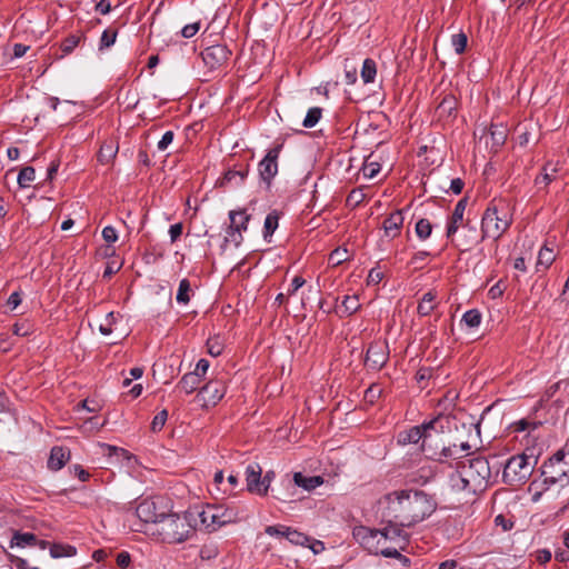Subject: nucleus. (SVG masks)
I'll return each mask as SVG.
<instances>
[{
  "mask_svg": "<svg viewBox=\"0 0 569 569\" xmlns=\"http://www.w3.org/2000/svg\"><path fill=\"white\" fill-rule=\"evenodd\" d=\"M428 422H435V423H433V428H431L430 430L429 429L427 430L428 433L430 435L429 439L431 440L430 443L432 447V449L430 451H428L427 458H435L436 450L441 445V441H445V428H446L445 423L449 425V418L443 415H439L436 418L429 420Z\"/></svg>",
  "mask_w": 569,
  "mask_h": 569,
  "instance_id": "obj_16",
  "label": "nucleus"
},
{
  "mask_svg": "<svg viewBox=\"0 0 569 569\" xmlns=\"http://www.w3.org/2000/svg\"><path fill=\"white\" fill-rule=\"evenodd\" d=\"M250 171L249 160L242 162H233L229 163L228 169L223 173V176L218 180L217 184L219 187H226L228 184L233 183L234 186H241L247 179Z\"/></svg>",
  "mask_w": 569,
  "mask_h": 569,
  "instance_id": "obj_12",
  "label": "nucleus"
},
{
  "mask_svg": "<svg viewBox=\"0 0 569 569\" xmlns=\"http://www.w3.org/2000/svg\"><path fill=\"white\" fill-rule=\"evenodd\" d=\"M102 238L108 243L116 242L118 240L117 230L111 226L104 227L102 230Z\"/></svg>",
  "mask_w": 569,
  "mask_h": 569,
  "instance_id": "obj_60",
  "label": "nucleus"
},
{
  "mask_svg": "<svg viewBox=\"0 0 569 569\" xmlns=\"http://www.w3.org/2000/svg\"><path fill=\"white\" fill-rule=\"evenodd\" d=\"M287 540L296 546H307L311 539L307 535L290 528V530H287Z\"/></svg>",
  "mask_w": 569,
  "mask_h": 569,
  "instance_id": "obj_42",
  "label": "nucleus"
},
{
  "mask_svg": "<svg viewBox=\"0 0 569 569\" xmlns=\"http://www.w3.org/2000/svg\"><path fill=\"white\" fill-rule=\"evenodd\" d=\"M323 483V479L320 476H305L301 472L293 475V483L291 480H287L288 487H300L305 490L311 491Z\"/></svg>",
  "mask_w": 569,
  "mask_h": 569,
  "instance_id": "obj_23",
  "label": "nucleus"
},
{
  "mask_svg": "<svg viewBox=\"0 0 569 569\" xmlns=\"http://www.w3.org/2000/svg\"><path fill=\"white\" fill-rule=\"evenodd\" d=\"M119 146L117 142L110 140L104 141L98 152V161L102 164L110 163L117 156Z\"/></svg>",
  "mask_w": 569,
  "mask_h": 569,
  "instance_id": "obj_26",
  "label": "nucleus"
},
{
  "mask_svg": "<svg viewBox=\"0 0 569 569\" xmlns=\"http://www.w3.org/2000/svg\"><path fill=\"white\" fill-rule=\"evenodd\" d=\"M400 551H402L400 548H383L380 550V555L385 558H395V559H398L402 566L405 567H409L411 565V560L410 558H408L407 556H403L400 553Z\"/></svg>",
  "mask_w": 569,
  "mask_h": 569,
  "instance_id": "obj_38",
  "label": "nucleus"
},
{
  "mask_svg": "<svg viewBox=\"0 0 569 569\" xmlns=\"http://www.w3.org/2000/svg\"><path fill=\"white\" fill-rule=\"evenodd\" d=\"M168 419V410L163 409L160 412H158L152 421H151V431L152 432H159L162 430L163 426L166 425V421Z\"/></svg>",
  "mask_w": 569,
  "mask_h": 569,
  "instance_id": "obj_50",
  "label": "nucleus"
},
{
  "mask_svg": "<svg viewBox=\"0 0 569 569\" xmlns=\"http://www.w3.org/2000/svg\"><path fill=\"white\" fill-rule=\"evenodd\" d=\"M457 110H458V100L457 98L451 94H445L441 99V101L438 103L436 108V117L439 121H451L456 119L457 117Z\"/></svg>",
  "mask_w": 569,
  "mask_h": 569,
  "instance_id": "obj_17",
  "label": "nucleus"
},
{
  "mask_svg": "<svg viewBox=\"0 0 569 569\" xmlns=\"http://www.w3.org/2000/svg\"><path fill=\"white\" fill-rule=\"evenodd\" d=\"M353 538L370 553L380 555V550L385 547L378 540L377 529L366 526H357L352 531Z\"/></svg>",
  "mask_w": 569,
  "mask_h": 569,
  "instance_id": "obj_15",
  "label": "nucleus"
},
{
  "mask_svg": "<svg viewBox=\"0 0 569 569\" xmlns=\"http://www.w3.org/2000/svg\"><path fill=\"white\" fill-rule=\"evenodd\" d=\"M381 517L411 527L430 517L438 507L436 495L423 490H396L379 500Z\"/></svg>",
  "mask_w": 569,
  "mask_h": 569,
  "instance_id": "obj_1",
  "label": "nucleus"
},
{
  "mask_svg": "<svg viewBox=\"0 0 569 569\" xmlns=\"http://www.w3.org/2000/svg\"><path fill=\"white\" fill-rule=\"evenodd\" d=\"M174 133L173 131H167L163 133L162 138L158 142V149L164 151L169 144L173 141Z\"/></svg>",
  "mask_w": 569,
  "mask_h": 569,
  "instance_id": "obj_64",
  "label": "nucleus"
},
{
  "mask_svg": "<svg viewBox=\"0 0 569 569\" xmlns=\"http://www.w3.org/2000/svg\"><path fill=\"white\" fill-rule=\"evenodd\" d=\"M556 169H552V173L548 172L547 166L542 168V172L536 177L535 183L538 187H547L549 183H551L555 179Z\"/></svg>",
  "mask_w": 569,
  "mask_h": 569,
  "instance_id": "obj_48",
  "label": "nucleus"
},
{
  "mask_svg": "<svg viewBox=\"0 0 569 569\" xmlns=\"http://www.w3.org/2000/svg\"><path fill=\"white\" fill-rule=\"evenodd\" d=\"M388 359V345L375 341L367 349L365 365L371 370L379 371L387 363Z\"/></svg>",
  "mask_w": 569,
  "mask_h": 569,
  "instance_id": "obj_14",
  "label": "nucleus"
},
{
  "mask_svg": "<svg viewBox=\"0 0 569 569\" xmlns=\"http://www.w3.org/2000/svg\"><path fill=\"white\" fill-rule=\"evenodd\" d=\"M322 116V109L319 107H312L308 110L305 119H303V127L305 128H313Z\"/></svg>",
  "mask_w": 569,
  "mask_h": 569,
  "instance_id": "obj_40",
  "label": "nucleus"
},
{
  "mask_svg": "<svg viewBox=\"0 0 569 569\" xmlns=\"http://www.w3.org/2000/svg\"><path fill=\"white\" fill-rule=\"evenodd\" d=\"M467 204H468V198L467 197L461 198L457 202V204H456V207L453 209V212H452V214L449 218L448 223H447L446 237L448 239H452V237L455 236V233L459 229V224L463 220V213H465Z\"/></svg>",
  "mask_w": 569,
  "mask_h": 569,
  "instance_id": "obj_20",
  "label": "nucleus"
},
{
  "mask_svg": "<svg viewBox=\"0 0 569 569\" xmlns=\"http://www.w3.org/2000/svg\"><path fill=\"white\" fill-rule=\"evenodd\" d=\"M430 256V252L426 250H420L413 253L410 264H413L416 268H422L423 264H420V262H423L428 257Z\"/></svg>",
  "mask_w": 569,
  "mask_h": 569,
  "instance_id": "obj_61",
  "label": "nucleus"
},
{
  "mask_svg": "<svg viewBox=\"0 0 569 569\" xmlns=\"http://www.w3.org/2000/svg\"><path fill=\"white\" fill-rule=\"evenodd\" d=\"M193 296V290L189 279L184 278L180 280L176 300L179 305H188Z\"/></svg>",
  "mask_w": 569,
  "mask_h": 569,
  "instance_id": "obj_30",
  "label": "nucleus"
},
{
  "mask_svg": "<svg viewBox=\"0 0 569 569\" xmlns=\"http://www.w3.org/2000/svg\"><path fill=\"white\" fill-rule=\"evenodd\" d=\"M365 193L361 189H353L347 197V203L351 206H358L365 199Z\"/></svg>",
  "mask_w": 569,
  "mask_h": 569,
  "instance_id": "obj_56",
  "label": "nucleus"
},
{
  "mask_svg": "<svg viewBox=\"0 0 569 569\" xmlns=\"http://www.w3.org/2000/svg\"><path fill=\"white\" fill-rule=\"evenodd\" d=\"M489 133L493 147H501L507 139V129L502 124H491Z\"/></svg>",
  "mask_w": 569,
  "mask_h": 569,
  "instance_id": "obj_33",
  "label": "nucleus"
},
{
  "mask_svg": "<svg viewBox=\"0 0 569 569\" xmlns=\"http://www.w3.org/2000/svg\"><path fill=\"white\" fill-rule=\"evenodd\" d=\"M555 258L556 256L553 253V250L548 248L547 246H543L538 253L537 264L543 266L545 269H548L555 261Z\"/></svg>",
  "mask_w": 569,
  "mask_h": 569,
  "instance_id": "obj_41",
  "label": "nucleus"
},
{
  "mask_svg": "<svg viewBox=\"0 0 569 569\" xmlns=\"http://www.w3.org/2000/svg\"><path fill=\"white\" fill-rule=\"evenodd\" d=\"M183 226L181 222L170 226L169 234L171 243H174L182 234Z\"/></svg>",
  "mask_w": 569,
  "mask_h": 569,
  "instance_id": "obj_63",
  "label": "nucleus"
},
{
  "mask_svg": "<svg viewBox=\"0 0 569 569\" xmlns=\"http://www.w3.org/2000/svg\"><path fill=\"white\" fill-rule=\"evenodd\" d=\"M226 391V382L213 379L199 389L196 400L204 408L213 407L223 398Z\"/></svg>",
  "mask_w": 569,
  "mask_h": 569,
  "instance_id": "obj_10",
  "label": "nucleus"
},
{
  "mask_svg": "<svg viewBox=\"0 0 569 569\" xmlns=\"http://www.w3.org/2000/svg\"><path fill=\"white\" fill-rule=\"evenodd\" d=\"M329 260L333 264H340L343 261L348 260V251L346 249L337 248L330 253Z\"/></svg>",
  "mask_w": 569,
  "mask_h": 569,
  "instance_id": "obj_54",
  "label": "nucleus"
},
{
  "mask_svg": "<svg viewBox=\"0 0 569 569\" xmlns=\"http://www.w3.org/2000/svg\"><path fill=\"white\" fill-rule=\"evenodd\" d=\"M227 237L223 239V243L221 246L224 249L229 241L233 242L236 247H239L243 241L242 231H233L231 229H227Z\"/></svg>",
  "mask_w": 569,
  "mask_h": 569,
  "instance_id": "obj_52",
  "label": "nucleus"
},
{
  "mask_svg": "<svg viewBox=\"0 0 569 569\" xmlns=\"http://www.w3.org/2000/svg\"><path fill=\"white\" fill-rule=\"evenodd\" d=\"M451 43L457 54L463 53L468 43L467 34L463 32L453 34L451 38Z\"/></svg>",
  "mask_w": 569,
  "mask_h": 569,
  "instance_id": "obj_46",
  "label": "nucleus"
},
{
  "mask_svg": "<svg viewBox=\"0 0 569 569\" xmlns=\"http://www.w3.org/2000/svg\"><path fill=\"white\" fill-rule=\"evenodd\" d=\"M290 528L291 527L283 525L267 526L264 532L271 537H280L287 539V530H290Z\"/></svg>",
  "mask_w": 569,
  "mask_h": 569,
  "instance_id": "obj_51",
  "label": "nucleus"
},
{
  "mask_svg": "<svg viewBox=\"0 0 569 569\" xmlns=\"http://www.w3.org/2000/svg\"><path fill=\"white\" fill-rule=\"evenodd\" d=\"M437 292L430 290L426 292L418 303L417 312L421 317L429 316L437 307Z\"/></svg>",
  "mask_w": 569,
  "mask_h": 569,
  "instance_id": "obj_27",
  "label": "nucleus"
},
{
  "mask_svg": "<svg viewBox=\"0 0 569 569\" xmlns=\"http://www.w3.org/2000/svg\"><path fill=\"white\" fill-rule=\"evenodd\" d=\"M541 477L543 483L552 486L556 483L569 482V443H566L561 449L557 450L548 460H546L541 468Z\"/></svg>",
  "mask_w": 569,
  "mask_h": 569,
  "instance_id": "obj_5",
  "label": "nucleus"
},
{
  "mask_svg": "<svg viewBox=\"0 0 569 569\" xmlns=\"http://www.w3.org/2000/svg\"><path fill=\"white\" fill-rule=\"evenodd\" d=\"M537 458L526 453L515 455L503 463L502 481L509 486L525 483L535 469Z\"/></svg>",
  "mask_w": 569,
  "mask_h": 569,
  "instance_id": "obj_7",
  "label": "nucleus"
},
{
  "mask_svg": "<svg viewBox=\"0 0 569 569\" xmlns=\"http://www.w3.org/2000/svg\"><path fill=\"white\" fill-rule=\"evenodd\" d=\"M36 170L31 166L23 167L17 178L20 188H28L30 183L34 181Z\"/></svg>",
  "mask_w": 569,
  "mask_h": 569,
  "instance_id": "obj_35",
  "label": "nucleus"
},
{
  "mask_svg": "<svg viewBox=\"0 0 569 569\" xmlns=\"http://www.w3.org/2000/svg\"><path fill=\"white\" fill-rule=\"evenodd\" d=\"M465 456L466 453L459 452V447L457 443H451L445 440L441 441V445L436 450V457L431 459L437 461H443L447 458L459 459Z\"/></svg>",
  "mask_w": 569,
  "mask_h": 569,
  "instance_id": "obj_24",
  "label": "nucleus"
},
{
  "mask_svg": "<svg viewBox=\"0 0 569 569\" xmlns=\"http://www.w3.org/2000/svg\"><path fill=\"white\" fill-rule=\"evenodd\" d=\"M193 520L194 512L190 508L183 515L162 512L152 533L158 535L163 542L181 543L197 530L198 523H193Z\"/></svg>",
  "mask_w": 569,
  "mask_h": 569,
  "instance_id": "obj_2",
  "label": "nucleus"
},
{
  "mask_svg": "<svg viewBox=\"0 0 569 569\" xmlns=\"http://www.w3.org/2000/svg\"><path fill=\"white\" fill-rule=\"evenodd\" d=\"M116 561L119 568H128L131 562V556L128 551H121L117 555Z\"/></svg>",
  "mask_w": 569,
  "mask_h": 569,
  "instance_id": "obj_62",
  "label": "nucleus"
},
{
  "mask_svg": "<svg viewBox=\"0 0 569 569\" xmlns=\"http://www.w3.org/2000/svg\"><path fill=\"white\" fill-rule=\"evenodd\" d=\"M506 290V286L503 284V281L502 280H499L496 284H493L489 291H488V296L491 298V299H497V298H500L502 297L503 292Z\"/></svg>",
  "mask_w": 569,
  "mask_h": 569,
  "instance_id": "obj_59",
  "label": "nucleus"
},
{
  "mask_svg": "<svg viewBox=\"0 0 569 569\" xmlns=\"http://www.w3.org/2000/svg\"><path fill=\"white\" fill-rule=\"evenodd\" d=\"M262 468L259 463L253 462L246 468L247 490L251 493L266 496V488L261 487Z\"/></svg>",
  "mask_w": 569,
  "mask_h": 569,
  "instance_id": "obj_18",
  "label": "nucleus"
},
{
  "mask_svg": "<svg viewBox=\"0 0 569 569\" xmlns=\"http://www.w3.org/2000/svg\"><path fill=\"white\" fill-rule=\"evenodd\" d=\"M347 316H351L357 312L360 308L358 296H345L341 302Z\"/></svg>",
  "mask_w": 569,
  "mask_h": 569,
  "instance_id": "obj_43",
  "label": "nucleus"
},
{
  "mask_svg": "<svg viewBox=\"0 0 569 569\" xmlns=\"http://www.w3.org/2000/svg\"><path fill=\"white\" fill-rule=\"evenodd\" d=\"M435 422H423L420 426H415L407 431L399 433V442L403 445L418 443L421 441V451L427 457L428 451L432 449L431 440L429 439L428 429L433 428Z\"/></svg>",
  "mask_w": 569,
  "mask_h": 569,
  "instance_id": "obj_11",
  "label": "nucleus"
},
{
  "mask_svg": "<svg viewBox=\"0 0 569 569\" xmlns=\"http://www.w3.org/2000/svg\"><path fill=\"white\" fill-rule=\"evenodd\" d=\"M71 458L70 449L63 446H54L50 450L47 462L48 469L58 471L62 469Z\"/></svg>",
  "mask_w": 569,
  "mask_h": 569,
  "instance_id": "obj_19",
  "label": "nucleus"
},
{
  "mask_svg": "<svg viewBox=\"0 0 569 569\" xmlns=\"http://www.w3.org/2000/svg\"><path fill=\"white\" fill-rule=\"evenodd\" d=\"M512 214L508 202L500 199H492L481 218V241L487 238L498 240L512 224Z\"/></svg>",
  "mask_w": 569,
  "mask_h": 569,
  "instance_id": "obj_3",
  "label": "nucleus"
},
{
  "mask_svg": "<svg viewBox=\"0 0 569 569\" xmlns=\"http://www.w3.org/2000/svg\"><path fill=\"white\" fill-rule=\"evenodd\" d=\"M415 231L420 240H427L432 232V224L428 219L421 218L416 222Z\"/></svg>",
  "mask_w": 569,
  "mask_h": 569,
  "instance_id": "obj_37",
  "label": "nucleus"
},
{
  "mask_svg": "<svg viewBox=\"0 0 569 569\" xmlns=\"http://www.w3.org/2000/svg\"><path fill=\"white\" fill-rule=\"evenodd\" d=\"M403 220V210L399 209L390 213L382 222L385 236L391 239L398 237L400 234Z\"/></svg>",
  "mask_w": 569,
  "mask_h": 569,
  "instance_id": "obj_21",
  "label": "nucleus"
},
{
  "mask_svg": "<svg viewBox=\"0 0 569 569\" xmlns=\"http://www.w3.org/2000/svg\"><path fill=\"white\" fill-rule=\"evenodd\" d=\"M531 124L530 123H519L516 129H515V133H516V139H517V142L519 143V146L521 147H525L529 143L530 141V136H531Z\"/></svg>",
  "mask_w": 569,
  "mask_h": 569,
  "instance_id": "obj_36",
  "label": "nucleus"
},
{
  "mask_svg": "<svg viewBox=\"0 0 569 569\" xmlns=\"http://www.w3.org/2000/svg\"><path fill=\"white\" fill-rule=\"evenodd\" d=\"M9 561L17 568V569H39L38 567H31L28 561L23 558H20L18 556L8 553Z\"/></svg>",
  "mask_w": 569,
  "mask_h": 569,
  "instance_id": "obj_55",
  "label": "nucleus"
},
{
  "mask_svg": "<svg viewBox=\"0 0 569 569\" xmlns=\"http://www.w3.org/2000/svg\"><path fill=\"white\" fill-rule=\"evenodd\" d=\"M377 74V64L375 60L367 58L363 61L362 69H361V78L365 83H370L375 81Z\"/></svg>",
  "mask_w": 569,
  "mask_h": 569,
  "instance_id": "obj_34",
  "label": "nucleus"
},
{
  "mask_svg": "<svg viewBox=\"0 0 569 569\" xmlns=\"http://www.w3.org/2000/svg\"><path fill=\"white\" fill-rule=\"evenodd\" d=\"M282 148L283 143H274L258 163L259 178L267 189L271 188L272 180L278 173V159Z\"/></svg>",
  "mask_w": 569,
  "mask_h": 569,
  "instance_id": "obj_9",
  "label": "nucleus"
},
{
  "mask_svg": "<svg viewBox=\"0 0 569 569\" xmlns=\"http://www.w3.org/2000/svg\"><path fill=\"white\" fill-rule=\"evenodd\" d=\"M563 383L568 385L569 381L568 380H559L558 382L548 387L546 389V391L543 392V395L541 396L540 400L538 401L536 409L542 408L545 402H548L558 392L561 385H563Z\"/></svg>",
  "mask_w": 569,
  "mask_h": 569,
  "instance_id": "obj_39",
  "label": "nucleus"
},
{
  "mask_svg": "<svg viewBox=\"0 0 569 569\" xmlns=\"http://www.w3.org/2000/svg\"><path fill=\"white\" fill-rule=\"evenodd\" d=\"M481 313L478 309H470L462 316V321L470 328H476L481 322Z\"/></svg>",
  "mask_w": 569,
  "mask_h": 569,
  "instance_id": "obj_44",
  "label": "nucleus"
},
{
  "mask_svg": "<svg viewBox=\"0 0 569 569\" xmlns=\"http://www.w3.org/2000/svg\"><path fill=\"white\" fill-rule=\"evenodd\" d=\"M383 279V273L379 271V269L372 268L369 271L368 278H367V284L368 286H376Z\"/></svg>",
  "mask_w": 569,
  "mask_h": 569,
  "instance_id": "obj_58",
  "label": "nucleus"
},
{
  "mask_svg": "<svg viewBox=\"0 0 569 569\" xmlns=\"http://www.w3.org/2000/svg\"><path fill=\"white\" fill-rule=\"evenodd\" d=\"M207 348H208L209 355L212 357H218L223 351V346L220 343L218 337L208 339Z\"/></svg>",
  "mask_w": 569,
  "mask_h": 569,
  "instance_id": "obj_53",
  "label": "nucleus"
},
{
  "mask_svg": "<svg viewBox=\"0 0 569 569\" xmlns=\"http://www.w3.org/2000/svg\"><path fill=\"white\" fill-rule=\"evenodd\" d=\"M77 553L76 547L67 543H52L50 546V556L52 558L72 557Z\"/></svg>",
  "mask_w": 569,
  "mask_h": 569,
  "instance_id": "obj_32",
  "label": "nucleus"
},
{
  "mask_svg": "<svg viewBox=\"0 0 569 569\" xmlns=\"http://www.w3.org/2000/svg\"><path fill=\"white\" fill-rule=\"evenodd\" d=\"M492 467L486 457H476L463 462L459 467V475L463 483V489H472L487 486L491 478Z\"/></svg>",
  "mask_w": 569,
  "mask_h": 569,
  "instance_id": "obj_6",
  "label": "nucleus"
},
{
  "mask_svg": "<svg viewBox=\"0 0 569 569\" xmlns=\"http://www.w3.org/2000/svg\"><path fill=\"white\" fill-rule=\"evenodd\" d=\"M381 523L383 527L377 529L378 540H380L381 546L386 548L397 547L406 551L410 542V535L405 530L406 526L383 517Z\"/></svg>",
  "mask_w": 569,
  "mask_h": 569,
  "instance_id": "obj_8",
  "label": "nucleus"
},
{
  "mask_svg": "<svg viewBox=\"0 0 569 569\" xmlns=\"http://www.w3.org/2000/svg\"><path fill=\"white\" fill-rule=\"evenodd\" d=\"M382 395V389L378 383H372L366 391H365V401L373 405Z\"/></svg>",
  "mask_w": 569,
  "mask_h": 569,
  "instance_id": "obj_49",
  "label": "nucleus"
},
{
  "mask_svg": "<svg viewBox=\"0 0 569 569\" xmlns=\"http://www.w3.org/2000/svg\"><path fill=\"white\" fill-rule=\"evenodd\" d=\"M279 219L280 213L277 210H272L267 214L262 231L264 240L270 241V238L278 228Z\"/></svg>",
  "mask_w": 569,
  "mask_h": 569,
  "instance_id": "obj_29",
  "label": "nucleus"
},
{
  "mask_svg": "<svg viewBox=\"0 0 569 569\" xmlns=\"http://www.w3.org/2000/svg\"><path fill=\"white\" fill-rule=\"evenodd\" d=\"M380 169L381 167L378 162L365 163L362 167V172L365 177L373 178L379 173Z\"/></svg>",
  "mask_w": 569,
  "mask_h": 569,
  "instance_id": "obj_57",
  "label": "nucleus"
},
{
  "mask_svg": "<svg viewBox=\"0 0 569 569\" xmlns=\"http://www.w3.org/2000/svg\"><path fill=\"white\" fill-rule=\"evenodd\" d=\"M200 382L198 373L188 372L182 376L177 387L184 390L186 393H191L198 389Z\"/></svg>",
  "mask_w": 569,
  "mask_h": 569,
  "instance_id": "obj_31",
  "label": "nucleus"
},
{
  "mask_svg": "<svg viewBox=\"0 0 569 569\" xmlns=\"http://www.w3.org/2000/svg\"><path fill=\"white\" fill-rule=\"evenodd\" d=\"M231 56V51L226 44L209 46L201 51V58L204 64L211 69H218L223 66Z\"/></svg>",
  "mask_w": 569,
  "mask_h": 569,
  "instance_id": "obj_13",
  "label": "nucleus"
},
{
  "mask_svg": "<svg viewBox=\"0 0 569 569\" xmlns=\"http://www.w3.org/2000/svg\"><path fill=\"white\" fill-rule=\"evenodd\" d=\"M38 542V537L32 532L14 531L10 541V547H33Z\"/></svg>",
  "mask_w": 569,
  "mask_h": 569,
  "instance_id": "obj_28",
  "label": "nucleus"
},
{
  "mask_svg": "<svg viewBox=\"0 0 569 569\" xmlns=\"http://www.w3.org/2000/svg\"><path fill=\"white\" fill-rule=\"evenodd\" d=\"M194 512L193 523L207 529L216 531L218 528L233 523L238 520V510L224 506L208 505L200 510L199 507L190 508Z\"/></svg>",
  "mask_w": 569,
  "mask_h": 569,
  "instance_id": "obj_4",
  "label": "nucleus"
},
{
  "mask_svg": "<svg viewBox=\"0 0 569 569\" xmlns=\"http://www.w3.org/2000/svg\"><path fill=\"white\" fill-rule=\"evenodd\" d=\"M230 224L228 229L233 231H247L248 223L251 214H248L244 209L229 211Z\"/></svg>",
  "mask_w": 569,
  "mask_h": 569,
  "instance_id": "obj_25",
  "label": "nucleus"
},
{
  "mask_svg": "<svg viewBox=\"0 0 569 569\" xmlns=\"http://www.w3.org/2000/svg\"><path fill=\"white\" fill-rule=\"evenodd\" d=\"M136 515L143 522H151L156 527L158 526V520L162 516V513H157L156 503L150 500L141 501L136 508Z\"/></svg>",
  "mask_w": 569,
  "mask_h": 569,
  "instance_id": "obj_22",
  "label": "nucleus"
},
{
  "mask_svg": "<svg viewBox=\"0 0 569 569\" xmlns=\"http://www.w3.org/2000/svg\"><path fill=\"white\" fill-rule=\"evenodd\" d=\"M117 34V30L106 29L100 38L99 50L111 47L116 42Z\"/></svg>",
  "mask_w": 569,
  "mask_h": 569,
  "instance_id": "obj_47",
  "label": "nucleus"
},
{
  "mask_svg": "<svg viewBox=\"0 0 569 569\" xmlns=\"http://www.w3.org/2000/svg\"><path fill=\"white\" fill-rule=\"evenodd\" d=\"M81 40L80 36L70 34L61 42L60 49L63 54H70Z\"/></svg>",
  "mask_w": 569,
  "mask_h": 569,
  "instance_id": "obj_45",
  "label": "nucleus"
}]
</instances>
